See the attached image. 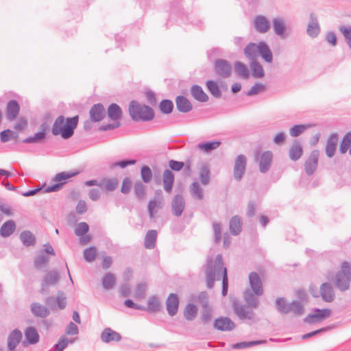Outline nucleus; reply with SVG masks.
<instances>
[{"instance_id": "obj_58", "label": "nucleus", "mask_w": 351, "mask_h": 351, "mask_svg": "<svg viewBox=\"0 0 351 351\" xmlns=\"http://www.w3.org/2000/svg\"><path fill=\"white\" fill-rule=\"evenodd\" d=\"M136 163V160L134 159L123 160L118 162L111 163L110 165V169H113L117 167H119L121 169H124L128 165H134Z\"/></svg>"}, {"instance_id": "obj_2", "label": "nucleus", "mask_w": 351, "mask_h": 351, "mask_svg": "<svg viewBox=\"0 0 351 351\" xmlns=\"http://www.w3.org/2000/svg\"><path fill=\"white\" fill-rule=\"evenodd\" d=\"M78 121L79 117L77 115L66 119L64 116L60 115L55 120L51 132L54 136L61 135L62 138L68 139L73 135Z\"/></svg>"}, {"instance_id": "obj_34", "label": "nucleus", "mask_w": 351, "mask_h": 351, "mask_svg": "<svg viewBox=\"0 0 351 351\" xmlns=\"http://www.w3.org/2000/svg\"><path fill=\"white\" fill-rule=\"evenodd\" d=\"M108 116L114 121H119L122 116V110L117 104H111L108 108Z\"/></svg>"}, {"instance_id": "obj_20", "label": "nucleus", "mask_w": 351, "mask_h": 351, "mask_svg": "<svg viewBox=\"0 0 351 351\" xmlns=\"http://www.w3.org/2000/svg\"><path fill=\"white\" fill-rule=\"evenodd\" d=\"M101 339L103 342L109 343L112 341L118 342L121 339V335L110 328H106L101 334Z\"/></svg>"}, {"instance_id": "obj_37", "label": "nucleus", "mask_w": 351, "mask_h": 351, "mask_svg": "<svg viewBox=\"0 0 351 351\" xmlns=\"http://www.w3.org/2000/svg\"><path fill=\"white\" fill-rule=\"evenodd\" d=\"M157 239V231L155 230H149L145 237L144 241V246L146 249L152 250L156 246V242Z\"/></svg>"}, {"instance_id": "obj_13", "label": "nucleus", "mask_w": 351, "mask_h": 351, "mask_svg": "<svg viewBox=\"0 0 351 351\" xmlns=\"http://www.w3.org/2000/svg\"><path fill=\"white\" fill-rule=\"evenodd\" d=\"M214 328L221 331H230L235 328L234 323L228 317H221L215 320Z\"/></svg>"}, {"instance_id": "obj_29", "label": "nucleus", "mask_w": 351, "mask_h": 351, "mask_svg": "<svg viewBox=\"0 0 351 351\" xmlns=\"http://www.w3.org/2000/svg\"><path fill=\"white\" fill-rule=\"evenodd\" d=\"M338 136L336 134H332L327 140L326 145V154L329 158H332L336 152Z\"/></svg>"}, {"instance_id": "obj_52", "label": "nucleus", "mask_w": 351, "mask_h": 351, "mask_svg": "<svg viewBox=\"0 0 351 351\" xmlns=\"http://www.w3.org/2000/svg\"><path fill=\"white\" fill-rule=\"evenodd\" d=\"M206 86L209 92L216 98L221 97V92L217 82L213 80H208L206 82Z\"/></svg>"}, {"instance_id": "obj_60", "label": "nucleus", "mask_w": 351, "mask_h": 351, "mask_svg": "<svg viewBox=\"0 0 351 351\" xmlns=\"http://www.w3.org/2000/svg\"><path fill=\"white\" fill-rule=\"evenodd\" d=\"M17 136V134L10 130H5L0 133L1 141L3 143H6Z\"/></svg>"}, {"instance_id": "obj_1", "label": "nucleus", "mask_w": 351, "mask_h": 351, "mask_svg": "<svg viewBox=\"0 0 351 351\" xmlns=\"http://www.w3.org/2000/svg\"><path fill=\"white\" fill-rule=\"evenodd\" d=\"M206 285L208 289L214 287L215 280H219L222 278V291L223 296H226L228 289V278L227 269L223 267V257L221 254H217L213 262L212 258H208L206 262Z\"/></svg>"}, {"instance_id": "obj_51", "label": "nucleus", "mask_w": 351, "mask_h": 351, "mask_svg": "<svg viewBox=\"0 0 351 351\" xmlns=\"http://www.w3.org/2000/svg\"><path fill=\"white\" fill-rule=\"evenodd\" d=\"M101 183H103V186L101 187L103 189L107 191H113L117 188L119 181L117 178H113L104 180Z\"/></svg>"}, {"instance_id": "obj_56", "label": "nucleus", "mask_w": 351, "mask_h": 351, "mask_svg": "<svg viewBox=\"0 0 351 351\" xmlns=\"http://www.w3.org/2000/svg\"><path fill=\"white\" fill-rule=\"evenodd\" d=\"M351 145V133H347L341 141L339 151L342 154L347 152Z\"/></svg>"}, {"instance_id": "obj_38", "label": "nucleus", "mask_w": 351, "mask_h": 351, "mask_svg": "<svg viewBox=\"0 0 351 351\" xmlns=\"http://www.w3.org/2000/svg\"><path fill=\"white\" fill-rule=\"evenodd\" d=\"M192 96L200 102H206L208 100V95L204 93L202 88L198 85H193L191 88Z\"/></svg>"}, {"instance_id": "obj_55", "label": "nucleus", "mask_w": 351, "mask_h": 351, "mask_svg": "<svg viewBox=\"0 0 351 351\" xmlns=\"http://www.w3.org/2000/svg\"><path fill=\"white\" fill-rule=\"evenodd\" d=\"M160 110L166 114H170L173 109V103L170 99H162L159 105Z\"/></svg>"}, {"instance_id": "obj_64", "label": "nucleus", "mask_w": 351, "mask_h": 351, "mask_svg": "<svg viewBox=\"0 0 351 351\" xmlns=\"http://www.w3.org/2000/svg\"><path fill=\"white\" fill-rule=\"evenodd\" d=\"M96 248L94 247H90L86 248L84 251V259L88 262H93L96 256Z\"/></svg>"}, {"instance_id": "obj_12", "label": "nucleus", "mask_w": 351, "mask_h": 351, "mask_svg": "<svg viewBox=\"0 0 351 351\" xmlns=\"http://www.w3.org/2000/svg\"><path fill=\"white\" fill-rule=\"evenodd\" d=\"M249 283L252 291L258 296L263 294V287L260 276L255 271L249 274Z\"/></svg>"}, {"instance_id": "obj_44", "label": "nucleus", "mask_w": 351, "mask_h": 351, "mask_svg": "<svg viewBox=\"0 0 351 351\" xmlns=\"http://www.w3.org/2000/svg\"><path fill=\"white\" fill-rule=\"evenodd\" d=\"M190 192L192 197L196 199L202 200L204 198V190L199 184L194 182L190 186Z\"/></svg>"}, {"instance_id": "obj_5", "label": "nucleus", "mask_w": 351, "mask_h": 351, "mask_svg": "<svg viewBox=\"0 0 351 351\" xmlns=\"http://www.w3.org/2000/svg\"><path fill=\"white\" fill-rule=\"evenodd\" d=\"M60 280V274L56 270H50L45 275L41 282L42 293H47V288L56 285Z\"/></svg>"}, {"instance_id": "obj_24", "label": "nucleus", "mask_w": 351, "mask_h": 351, "mask_svg": "<svg viewBox=\"0 0 351 351\" xmlns=\"http://www.w3.org/2000/svg\"><path fill=\"white\" fill-rule=\"evenodd\" d=\"M22 332L17 328L13 330L8 337V349H16L22 339Z\"/></svg>"}, {"instance_id": "obj_14", "label": "nucleus", "mask_w": 351, "mask_h": 351, "mask_svg": "<svg viewBox=\"0 0 351 351\" xmlns=\"http://www.w3.org/2000/svg\"><path fill=\"white\" fill-rule=\"evenodd\" d=\"M319 293L322 300L326 302H331L335 300V291L329 282H324L321 285Z\"/></svg>"}, {"instance_id": "obj_47", "label": "nucleus", "mask_w": 351, "mask_h": 351, "mask_svg": "<svg viewBox=\"0 0 351 351\" xmlns=\"http://www.w3.org/2000/svg\"><path fill=\"white\" fill-rule=\"evenodd\" d=\"M116 282L115 276L110 272L104 275L102 279V285L105 289L109 290L114 287Z\"/></svg>"}, {"instance_id": "obj_53", "label": "nucleus", "mask_w": 351, "mask_h": 351, "mask_svg": "<svg viewBox=\"0 0 351 351\" xmlns=\"http://www.w3.org/2000/svg\"><path fill=\"white\" fill-rule=\"evenodd\" d=\"M75 339H69L64 337H62L58 342L53 347V351H63L69 343H73Z\"/></svg>"}, {"instance_id": "obj_26", "label": "nucleus", "mask_w": 351, "mask_h": 351, "mask_svg": "<svg viewBox=\"0 0 351 351\" xmlns=\"http://www.w3.org/2000/svg\"><path fill=\"white\" fill-rule=\"evenodd\" d=\"M303 154V149L301 143L294 141L289 148V156L291 160L296 161L300 158Z\"/></svg>"}, {"instance_id": "obj_59", "label": "nucleus", "mask_w": 351, "mask_h": 351, "mask_svg": "<svg viewBox=\"0 0 351 351\" xmlns=\"http://www.w3.org/2000/svg\"><path fill=\"white\" fill-rule=\"evenodd\" d=\"M147 285L146 282H141L137 284L135 290L134 297L136 300L142 299L146 292Z\"/></svg>"}, {"instance_id": "obj_21", "label": "nucleus", "mask_w": 351, "mask_h": 351, "mask_svg": "<svg viewBox=\"0 0 351 351\" xmlns=\"http://www.w3.org/2000/svg\"><path fill=\"white\" fill-rule=\"evenodd\" d=\"M176 105L178 110L182 113H187L193 109L191 101L182 95L176 97Z\"/></svg>"}, {"instance_id": "obj_3", "label": "nucleus", "mask_w": 351, "mask_h": 351, "mask_svg": "<svg viewBox=\"0 0 351 351\" xmlns=\"http://www.w3.org/2000/svg\"><path fill=\"white\" fill-rule=\"evenodd\" d=\"M78 172H69V171H62L57 173L55 177L52 179V182H56V184L49 186L45 188H37L35 189L27 191L25 193H22V195L24 197H29L36 195L38 191L43 189L44 193H51L60 191L64 184V181L66 180L71 178L76 175H77Z\"/></svg>"}, {"instance_id": "obj_35", "label": "nucleus", "mask_w": 351, "mask_h": 351, "mask_svg": "<svg viewBox=\"0 0 351 351\" xmlns=\"http://www.w3.org/2000/svg\"><path fill=\"white\" fill-rule=\"evenodd\" d=\"M199 180L203 185H207L210 180V171L209 165L206 162L202 164L199 169Z\"/></svg>"}, {"instance_id": "obj_57", "label": "nucleus", "mask_w": 351, "mask_h": 351, "mask_svg": "<svg viewBox=\"0 0 351 351\" xmlns=\"http://www.w3.org/2000/svg\"><path fill=\"white\" fill-rule=\"evenodd\" d=\"M164 206L163 202H161L160 201L156 200V199H151L149 202L147 209L149 212V215L150 218H153L155 214L154 209L156 208H162Z\"/></svg>"}, {"instance_id": "obj_45", "label": "nucleus", "mask_w": 351, "mask_h": 351, "mask_svg": "<svg viewBox=\"0 0 351 351\" xmlns=\"http://www.w3.org/2000/svg\"><path fill=\"white\" fill-rule=\"evenodd\" d=\"M275 305L277 311L282 314H288L289 313V310H288L289 307V303H287L286 299L285 298H278L275 301Z\"/></svg>"}, {"instance_id": "obj_43", "label": "nucleus", "mask_w": 351, "mask_h": 351, "mask_svg": "<svg viewBox=\"0 0 351 351\" xmlns=\"http://www.w3.org/2000/svg\"><path fill=\"white\" fill-rule=\"evenodd\" d=\"M234 71L238 75L243 79H248L250 77V71L247 66L241 62L237 61L235 62Z\"/></svg>"}, {"instance_id": "obj_16", "label": "nucleus", "mask_w": 351, "mask_h": 351, "mask_svg": "<svg viewBox=\"0 0 351 351\" xmlns=\"http://www.w3.org/2000/svg\"><path fill=\"white\" fill-rule=\"evenodd\" d=\"M273 154L270 151H265L262 153L259 160V170L261 173L267 172L271 165Z\"/></svg>"}, {"instance_id": "obj_22", "label": "nucleus", "mask_w": 351, "mask_h": 351, "mask_svg": "<svg viewBox=\"0 0 351 351\" xmlns=\"http://www.w3.org/2000/svg\"><path fill=\"white\" fill-rule=\"evenodd\" d=\"M307 34L312 38L318 36L320 28L317 21V16L314 13L310 14V21L306 29Z\"/></svg>"}, {"instance_id": "obj_25", "label": "nucleus", "mask_w": 351, "mask_h": 351, "mask_svg": "<svg viewBox=\"0 0 351 351\" xmlns=\"http://www.w3.org/2000/svg\"><path fill=\"white\" fill-rule=\"evenodd\" d=\"M20 111V106L16 100H10L8 101L6 107L7 119L10 121L15 119L19 115Z\"/></svg>"}, {"instance_id": "obj_36", "label": "nucleus", "mask_w": 351, "mask_h": 351, "mask_svg": "<svg viewBox=\"0 0 351 351\" xmlns=\"http://www.w3.org/2000/svg\"><path fill=\"white\" fill-rule=\"evenodd\" d=\"M16 229V223L13 220H8L4 222L0 228V234L6 238L13 234Z\"/></svg>"}, {"instance_id": "obj_63", "label": "nucleus", "mask_w": 351, "mask_h": 351, "mask_svg": "<svg viewBox=\"0 0 351 351\" xmlns=\"http://www.w3.org/2000/svg\"><path fill=\"white\" fill-rule=\"evenodd\" d=\"M308 126L305 125H295L289 130V134L293 137H297L300 136Z\"/></svg>"}, {"instance_id": "obj_7", "label": "nucleus", "mask_w": 351, "mask_h": 351, "mask_svg": "<svg viewBox=\"0 0 351 351\" xmlns=\"http://www.w3.org/2000/svg\"><path fill=\"white\" fill-rule=\"evenodd\" d=\"M313 311L314 313L308 315L304 319L305 323L314 324L319 322L330 317L331 314V310L328 308H315Z\"/></svg>"}, {"instance_id": "obj_54", "label": "nucleus", "mask_w": 351, "mask_h": 351, "mask_svg": "<svg viewBox=\"0 0 351 351\" xmlns=\"http://www.w3.org/2000/svg\"><path fill=\"white\" fill-rule=\"evenodd\" d=\"M288 310L289 313L292 312L296 315H300L304 313V306L300 301L295 300L289 303Z\"/></svg>"}, {"instance_id": "obj_4", "label": "nucleus", "mask_w": 351, "mask_h": 351, "mask_svg": "<svg viewBox=\"0 0 351 351\" xmlns=\"http://www.w3.org/2000/svg\"><path fill=\"white\" fill-rule=\"evenodd\" d=\"M129 113L134 121H148L154 117V110L145 104H141L136 101H132L129 106Z\"/></svg>"}, {"instance_id": "obj_42", "label": "nucleus", "mask_w": 351, "mask_h": 351, "mask_svg": "<svg viewBox=\"0 0 351 351\" xmlns=\"http://www.w3.org/2000/svg\"><path fill=\"white\" fill-rule=\"evenodd\" d=\"M221 142L219 141H208L202 143H199L197 147L205 153H209L213 150L216 149L219 147Z\"/></svg>"}, {"instance_id": "obj_46", "label": "nucleus", "mask_w": 351, "mask_h": 351, "mask_svg": "<svg viewBox=\"0 0 351 351\" xmlns=\"http://www.w3.org/2000/svg\"><path fill=\"white\" fill-rule=\"evenodd\" d=\"M49 262V257L46 254H40L35 257L34 261V265L38 270H41L46 267Z\"/></svg>"}, {"instance_id": "obj_28", "label": "nucleus", "mask_w": 351, "mask_h": 351, "mask_svg": "<svg viewBox=\"0 0 351 351\" xmlns=\"http://www.w3.org/2000/svg\"><path fill=\"white\" fill-rule=\"evenodd\" d=\"M31 311L34 316L42 318L47 317L50 314L49 309L38 302L31 304Z\"/></svg>"}, {"instance_id": "obj_32", "label": "nucleus", "mask_w": 351, "mask_h": 351, "mask_svg": "<svg viewBox=\"0 0 351 351\" xmlns=\"http://www.w3.org/2000/svg\"><path fill=\"white\" fill-rule=\"evenodd\" d=\"M273 28L274 32L279 36L281 38H286L285 29L286 27L285 21L281 18H274L272 20Z\"/></svg>"}, {"instance_id": "obj_9", "label": "nucleus", "mask_w": 351, "mask_h": 351, "mask_svg": "<svg viewBox=\"0 0 351 351\" xmlns=\"http://www.w3.org/2000/svg\"><path fill=\"white\" fill-rule=\"evenodd\" d=\"M247 158L244 155L240 154L236 158L234 165V178L237 181L242 179L245 172Z\"/></svg>"}, {"instance_id": "obj_8", "label": "nucleus", "mask_w": 351, "mask_h": 351, "mask_svg": "<svg viewBox=\"0 0 351 351\" xmlns=\"http://www.w3.org/2000/svg\"><path fill=\"white\" fill-rule=\"evenodd\" d=\"M216 73L223 78L229 77L232 73V66L230 63L224 59H217L214 64Z\"/></svg>"}, {"instance_id": "obj_62", "label": "nucleus", "mask_w": 351, "mask_h": 351, "mask_svg": "<svg viewBox=\"0 0 351 351\" xmlns=\"http://www.w3.org/2000/svg\"><path fill=\"white\" fill-rule=\"evenodd\" d=\"M141 175L145 183H149L152 178V172L148 166H143L141 170Z\"/></svg>"}, {"instance_id": "obj_40", "label": "nucleus", "mask_w": 351, "mask_h": 351, "mask_svg": "<svg viewBox=\"0 0 351 351\" xmlns=\"http://www.w3.org/2000/svg\"><path fill=\"white\" fill-rule=\"evenodd\" d=\"M256 295L254 294V293L252 291H250L249 289H247L243 293V298L245 303L247 304L246 306L252 308H256L258 304V300L255 296Z\"/></svg>"}, {"instance_id": "obj_18", "label": "nucleus", "mask_w": 351, "mask_h": 351, "mask_svg": "<svg viewBox=\"0 0 351 351\" xmlns=\"http://www.w3.org/2000/svg\"><path fill=\"white\" fill-rule=\"evenodd\" d=\"M91 121L99 122L101 121L106 114L105 109L101 104H94L89 112Z\"/></svg>"}, {"instance_id": "obj_15", "label": "nucleus", "mask_w": 351, "mask_h": 351, "mask_svg": "<svg viewBox=\"0 0 351 351\" xmlns=\"http://www.w3.org/2000/svg\"><path fill=\"white\" fill-rule=\"evenodd\" d=\"M185 208V201L182 195H176L171 202L173 214L176 217L182 215Z\"/></svg>"}, {"instance_id": "obj_10", "label": "nucleus", "mask_w": 351, "mask_h": 351, "mask_svg": "<svg viewBox=\"0 0 351 351\" xmlns=\"http://www.w3.org/2000/svg\"><path fill=\"white\" fill-rule=\"evenodd\" d=\"M319 152L315 149L311 152L304 164L305 172L308 176L313 175L317 168Z\"/></svg>"}, {"instance_id": "obj_50", "label": "nucleus", "mask_w": 351, "mask_h": 351, "mask_svg": "<svg viewBox=\"0 0 351 351\" xmlns=\"http://www.w3.org/2000/svg\"><path fill=\"white\" fill-rule=\"evenodd\" d=\"M250 67L252 71V75L256 78L263 77L265 75L262 65L256 60L252 61Z\"/></svg>"}, {"instance_id": "obj_6", "label": "nucleus", "mask_w": 351, "mask_h": 351, "mask_svg": "<svg viewBox=\"0 0 351 351\" xmlns=\"http://www.w3.org/2000/svg\"><path fill=\"white\" fill-rule=\"evenodd\" d=\"M234 313L240 319L251 320L254 317V313L250 307L243 305L237 301H234L232 304Z\"/></svg>"}, {"instance_id": "obj_61", "label": "nucleus", "mask_w": 351, "mask_h": 351, "mask_svg": "<svg viewBox=\"0 0 351 351\" xmlns=\"http://www.w3.org/2000/svg\"><path fill=\"white\" fill-rule=\"evenodd\" d=\"M89 230V226L86 222H80L77 224L75 228V234L78 237H82Z\"/></svg>"}, {"instance_id": "obj_49", "label": "nucleus", "mask_w": 351, "mask_h": 351, "mask_svg": "<svg viewBox=\"0 0 351 351\" xmlns=\"http://www.w3.org/2000/svg\"><path fill=\"white\" fill-rule=\"evenodd\" d=\"M197 312V308L195 304H188L185 307L184 316L187 320L192 321L195 318Z\"/></svg>"}, {"instance_id": "obj_27", "label": "nucleus", "mask_w": 351, "mask_h": 351, "mask_svg": "<svg viewBox=\"0 0 351 351\" xmlns=\"http://www.w3.org/2000/svg\"><path fill=\"white\" fill-rule=\"evenodd\" d=\"M243 52L248 60L251 61L256 60L258 55V43H250L244 48Z\"/></svg>"}, {"instance_id": "obj_17", "label": "nucleus", "mask_w": 351, "mask_h": 351, "mask_svg": "<svg viewBox=\"0 0 351 351\" xmlns=\"http://www.w3.org/2000/svg\"><path fill=\"white\" fill-rule=\"evenodd\" d=\"M167 311L170 316H174L178 310L179 299L176 293H170L166 300Z\"/></svg>"}, {"instance_id": "obj_31", "label": "nucleus", "mask_w": 351, "mask_h": 351, "mask_svg": "<svg viewBox=\"0 0 351 351\" xmlns=\"http://www.w3.org/2000/svg\"><path fill=\"white\" fill-rule=\"evenodd\" d=\"M164 189L167 193H171L174 182V175L169 169H165L162 176Z\"/></svg>"}, {"instance_id": "obj_11", "label": "nucleus", "mask_w": 351, "mask_h": 351, "mask_svg": "<svg viewBox=\"0 0 351 351\" xmlns=\"http://www.w3.org/2000/svg\"><path fill=\"white\" fill-rule=\"evenodd\" d=\"M253 26L256 32L265 34L270 29L271 23L266 16L258 15L254 19Z\"/></svg>"}, {"instance_id": "obj_39", "label": "nucleus", "mask_w": 351, "mask_h": 351, "mask_svg": "<svg viewBox=\"0 0 351 351\" xmlns=\"http://www.w3.org/2000/svg\"><path fill=\"white\" fill-rule=\"evenodd\" d=\"M42 130L36 133L33 136H29L22 141L23 143H38L45 138L46 128L44 124L41 125Z\"/></svg>"}, {"instance_id": "obj_23", "label": "nucleus", "mask_w": 351, "mask_h": 351, "mask_svg": "<svg viewBox=\"0 0 351 351\" xmlns=\"http://www.w3.org/2000/svg\"><path fill=\"white\" fill-rule=\"evenodd\" d=\"M258 55L268 63L273 61V54L269 45L265 41L258 43Z\"/></svg>"}, {"instance_id": "obj_30", "label": "nucleus", "mask_w": 351, "mask_h": 351, "mask_svg": "<svg viewBox=\"0 0 351 351\" xmlns=\"http://www.w3.org/2000/svg\"><path fill=\"white\" fill-rule=\"evenodd\" d=\"M19 238L23 245L27 247L35 245L36 242V237L29 230L22 231Z\"/></svg>"}, {"instance_id": "obj_33", "label": "nucleus", "mask_w": 351, "mask_h": 351, "mask_svg": "<svg viewBox=\"0 0 351 351\" xmlns=\"http://www.w3.org/2000/svg\"><path fill=\"white\" fill-rule=\"evenodd\" d=\"M229 228L232 234L239 235L242 230V222L241 218L238 215L232 217L229 223Z\"/></svg>"}, {"instance_id": "obj_41", "label": "nucleus", "mask_w": 351, "mask_h": 351, "mask_svg": "<svg viewBox=\"0 0 351 351\" xmlns=\"http://www.w3.org/2000/svg\"><path fill=\"white\" fill-rule=\"evenodd\" d=\"M25 337L29 344H35L39 341V335L36 330L32 326L27 328L25 330Z\"/></svg>"}, {"instance_id": "obj_19", "label": "nucleus", "mask_w": 351, "mask_h": 351, "mask_svg": "<svg viewBox=\"0 0 351 351\" xmlns=\"http://www.w3.org/2000/svg\"><path fill=\"white\" fill-rule=\"evenodd\" d=\"M350 276L336 274L335 276V286L340 291H346L348 290L350 287Z\"/></svg>"}, {"instance_id": "obj_48", "label": "nucleus", "mask_w": 351, "mask_h": 351, "mask_svg": "<svg viewBox=\"0 0 351 351\" xmlns=\"http://www.w3.org/2000/svg\"><path fill=\"white\" fill-rule=\"evenodd\" d=\"M148 306L147 311L149 313H156L160 309V302L156 296H152L149 298L147 302Z\"/></svg>"}]
</instances>
